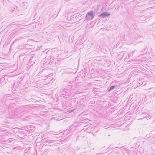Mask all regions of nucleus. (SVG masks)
<instances>
[{"instance_id": "nucleus-11", "label": "nucleus", "mask_w": 155, "mask_h": 155, "mask_svg": "<svg viewBox=\"0 0 155 155\" xmlns=\"http://www.w3.org/2000/svg\"><path fill=\"white\" fill-rule=\"evenodd\" d=\"M53 141L52 140H51L49 139H47L46 140L45 142H47V143H48V142L52 143Z\"/></svg>"}, {"instance_id": "nucleus-22", "label": "nucleus", "mask_w": 155, "mask_h": 155, "mask_svg": "<svg viewBox=\"0 0 155 155\" xmlns=\"http://www.w3.org/2000/svg\"><path fill=\"white\" fill-rule=\"evenodd\" d=\"M146 84H145L144 85H145Z\"/></svg>"}, {"instance_id": "nucleus-17", "label": "nucleus", "mask_w": 155, "mask_h": 155, "mask_svg": "<svg viewBox=\"0 0 155 155\" xmlns=\"http://www.w3.org/2000/svg\"><path fill=\"white\" fill-rule=\"evenodd\" d=\"M2 78V79H3L4 78H0V84L1 83V81H2V80H1V79Z\"/></svg>"}, {"instance_id": "nucleus-16", "label": "nucleus", "mask_w": 155, "mask_h": 155, "mask_svg": "<svg viewBox=\"0 0 155 155\" xmlns=\"http://www.w3.org/2000/svg\"><path fill=\"white\" fill-rule=\"evenodd\" d=\"M18 39H18H18H16L14 41V42H15V41H18Z\"/></svg>"}, {"instance_id": "nucleus-20", "label": "nucleus", "mask_w": 155, "mask_h": 155, "mask_svg": "<svg viewBox=\"0 0 155 155\" xmlns=\"http://www.w3.org/2000/svg\"><path fill=\"white\" fill-rule=\"evenodd\" d=\"M77 99H75L74 102H76V100Z\"/></svg>"}, {"instance_id": "nucleus-9", "label": "nucleus", "mask_w": 155, "mask_h": 155, "mask_svg": "<svg viewBox=\"0 0 155 155\" xmlns=\"http://www.w3.org/2000/svg\"><path fill=\"white\" fill-rule=\"evenodd\" d=\"M43 63H42V64L41 65V67L42 68H45L44 69H44L46 68H47L48 67V66H46L45 64H44Z\"/></svg>"}, {"instance_id": "nucleus-3", "label": "nucleus", "mask_w": 155, "mask_h": 155, "mask_svg": "<svg viewBox=\"0 0 155 155\" xmlns=\"http://www.w3.org/2000/svg\"><path fill=\"white\" fill-rule=\"evenodd\" d=\"M54 57H52V55L51 56L50 59L47 58L46 57L45 58V60L43 61V63L44 64L46 65V66H49V64H51L52 63L51 62V59L53 60Z\"/></svg>"}, {"instance_id": "nucleus-4", "label": "nucleus", "mask_w": 155, "mask_h": 155, "mask_svg": "<svg viewBox=\"0 0 155 155\" xmlns=\"http://www.w3.org/2000/svg\"><path fill=\"white\" fill-rule=\"evenodd\" d=\"M62 94L66 96H71V92L69 89H67L66 88L63 89Z\"/></svg>"}, {"instance_id": "nucleus-1", "label": "nucleus", "mask_w": 155, "mask_h": 155, "mask_svg": "<svg viewBox=\"0 0 155 155\" xmlns=\"http://www.w3.org/2000/svg\"><path fill=\"white\" fill-rule=\"evenodd\" d=\"M31 57L29 62V63L30 64V66L33 65L35 63H37L38 61V57L34 56Z\"/></svg>"}, {"instance_id": "nucleus-6", "label": "nucleus", "mask_w": 155, "mask_h": 155, "mask_svg": "<svg viewBox=\"0 0 155 155\" xmlns=\"http://www.w3.org/2000/svg\"><path fill=\"white\" fill-rule=\"evenodd\" d=\"M118 86H119V85H117V84H115V85L112 86L110 87L108 91V92H109L111 90H113L115 88H117Z\"/></svg>"}, {"instance_id": "nucleus-13", "label": "nucleus", "mask_w": 155, "mask_h": 155, "mask_svg": "<svg viewBox=\"0 0 155 155\" xmlns=\"http://www.w3.org/2000/svg\"><path fill=\"white\" fill-rule=\"evenodd\" d=\"M53 75V74L52 73L48 75L49 76L48 78L49 77L52 76Z\"/></svg>"}, {"instance_id": "nucleus-14", "label": "nucleus", "mask_w": 155, "mask_h": 155, "mask_svg": "<svg viewBox=\"0 0 155 155\" xmlns=\"http://www.w3.org/2000/svg\"><path fill=\"white\" fill-rule=\"evenodd\" d=\"M152 95L153 97H154L155 96V92L153 93V94H152Z\"/></svg>"}, {"instance_id": "nucleus-15", "label": "nucleus", "mask_w": 155, "mask_h": 155, "mask_svg": "<svg viewBox=\"0 0 155 155\" xmlns=\"http://www.w3.org/2000/svg\"><path fill=\"white\" fill-rule=\"evenodd\" d=\"M135 50H134V51H132V53H131V55H132L133 54H134V52H135Z\"/></svg>"}, {"instance_id": "nucleus-5", "label": "nucleus", "mask_w": 155, "mask_h": 155, "mask_svg": "<svg viewBox=\"0 0 155 155\" xmlns=\"http://www.w3.org/2000/svg\"><path fill=\"white\" fill-rule=\"evenodd\" d=\"M110 15V14L107 12H105L100 14L99 15V17L101 18H105L109 16Z\"/></svg>"}, {"instance_id": "nucleus-8", "label": "nucleus", "mask_w": 155, "mask_h": 155, "mask_svg": "<svg viewBox=\"0 0 155 155\" xmlns=\"http://www.w3.org/2000/svg\"><path fill=\"white\" fill-rule=\"evenodd\" d=\"M142 78H139V79H137V81L139 83V84H141L142 83V84L143 83V82H142Z\"/></svg>"}, {"instance_id": "nucleus-18", "label": "nucleus", "mask_w": 155, "mask_h": 155, "mask_svg": "<svg viewBox=\"0 0 155 155\" xmlns=\"http://www.w3.org/2000/svg\"><path fill=\"white\" fill-rule=\"evenodd\" d=\"M131 55H132L131 53H130V54H129V56H130Z\"/></svg>"}, {"instance_id": "nucleus-21", "label": "nucleus", "mask_w": 155, "mask_h": 155, "mask_svg": "<svg viewBox=\"0 0 155 155\" xmlns=\"http://www.w3.org/2000/svg\"><path fill=\"white\" fill-rule=\"evenodd\" d=\"M115 82H114V81H113V82H112V84H113V83H114Z\"/></svg>"}, {"instance_id": "nucleus-12", "label": "nucleus", "mask_w": 155, "mask_h": 155, "mask_svg": "<svg viewBox=\"0 0 155 155\" xmlns=\"http://www.w3.org/2000/svg\"><path fill=\"white\" fill-rule=\"evenodd\" d=\"M74 83V81H71L68 84V86H72L73 85H72V84H73V83Z\"/></svg>"}, {"instance_id": "nucleus-2", "label": "nucleus", "mask_w": 155, "mask_h": 155, "mask_svg": "<svg viewBox=\"0 0 155 155\" xmlns=\"http://www.w3.org/2000/svg\"><path fill=\"white\" fill-rule=\"evenodd\" d=\"M94 16L93 14V12L92 11L88 12L86 16V18L88 21L92 20L94 18Z\"/></svg>"}, {"instance_id": "nucleus-7", "label": "nucleus", "mask_w": 155, "mask_h": 155, "mask_svg": "<svg viewBox=\"0 0 155 155\" xmlns=\"http://www.w3.org/2000/svg\"><path fill=\"white\" fill-rule=\"evenodd\" d=\"M15 8H12L10 10L11 12H12V13L16 12L17 11V7H15Z\"/></svg>"}, {"instance_id": "nucleus-19", "label": "nucleus", "mask_w": 155, "mask_h": 155, "mask_svg": "<svg viewBox=\"0 0 155 155\" xmlns=\"http://www.w3.org/2000/svg\"><path fill=\"white\" fill-rule=\"evenodd\" d=\"M77 103L78 104H79L80 103V101H78L77 102Z\"/></svg>"}, {"instance_id": "nucleus-10", "label": "nucleus", "mask_w": 155, "mask_h": 155, "mask_svg": "<svg viewBox=\"0 0 155 155\" xmlns=\"http://www.w3.org/2000/svg\"><path fill=\"white\" fill-rule=\"evenodd\" d=\"M124 52H121L120 54L119 55H118V56H120V58H122L124 56Z\"/></svg>"}]
</instances>
